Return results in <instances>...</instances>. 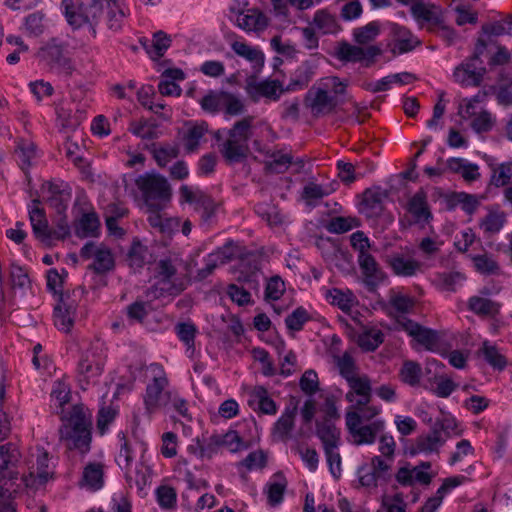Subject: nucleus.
<instances>
[{"mask_svg":"<svg viewBox=\"0 0 512 512\" xmlns=\"http://www.w3.org/2000/svg\"><path fill=\"white\" fill-rule=\"evenodd\" d=\"M61 7L71 26L79 28L88 24L93 36H96V26L102 20L109 30L118 32L129 15L124 0H63Z\"/></svg>","mask_w":512,"mask_h":512,"instance_id":"nucleus-1","label":"nucleus"},{"mask_svg":"<svg viewBox=\"0 0 512 512\" xmlns=\"http://www.w3.org/2000/svg\"><path fill=\"white\" fill-rule=\"evenodd\" d=\"M91 420L81 406H74L60 429V439L68 442L69 449H77L81 453H87L91 444Z\"/></svg>","mask_w":512,"mask_h":512,"instance_id":"nucleus-2","label":"nucleus"},{"mask_svg":"<svg viewBox=\"0 0 512 512\" xmlns=\"http://www.w3.org/2000/svg\"><path fill=\"white\" fill-rule=\"evenodd\" d=\"M136 185L142 192L144 204L153 211H161L171 198V188L167 179L159 174L141 175Z\"/></svg>","mask_w":512,"mask_h":512,"instance_id":"nucleus-3","label":"nucleus"},{"mask_svg":"<svg viewBox=\"0 0 512 512\" xmlns=\"http://www.w3.org/2000/svg\"><path fill=\"white\" fill-rule=\"evenodd\" d=\"M85 293V288L80 286L78 289L70 292H61L58 296V303L54 307V324L64 332H69L74 324V319L78 307L77 293Z\"/></svg>","mask_w":512,"mask_h":512,"instance_id":"nucleus-4","label":"nucleus"},{"mask_svg":"<svg viewBox=\"0 0 512 512\" xmlns=\"http://www.w3.org/2000/svg\"><path fill=\"white\" fill-rule=\"evenodd\" d=\"M180 195L185 202L195 206L203 225H210L213 222L219 206L213 198L199 189L193 191L187 185L180 187Z\"/></svg>","mask_w":512,"mask_h":512,"instance_id":"nucleus-5","label":"nucleus"},{"mask_svg":"<svg viewBox=\"0 0 512 512\" xmlns=\"http://www.w3.org/2000/svg\"><path fill=\"white\" fill-rule=\"evenodd\" d=\"M245 89L254 103L259 102L261 97L271 101H278L281 95L286 92L279 80L265 79L256 81L255 77H250L247 80Z\"/></svg>","mask_w":512,"mask_h":512,"instance_id":"nucleus-6","label":"nucleus"},{"mask_svg":"<svg viewBox=\"0 0 512 512\" xmlns=\"http://www.w3.org/2000/svg\"><path fill=\"white\" fill-rule=\"evenodd\" d=\"M350 390L346 393L345 399L355 403L353 408L362 410L371 401L372 388L370 379L367 376H351L347 380Z\"/></svg>","mask_w":512,"mask_h":512,"instance_id":"nucleus-7","label":"nucleus"},{"mask_svg":"<svg viewBox=\"0 0 512 512\" xmlns=\"http://www.w3.org/2000/svg\"><path fill=\"white\" fill-rule=\"evenodd\" d=\"M358 263L364 276V284L369 292H376L386 275L370 253L358 255Z\"/></svg>","mask_w":512,"mask_h":512,"instance_id":"nucleus-8","label":"nucleus"},{"mask_svg":"<svg viewBox=\"0 0 512 512\" xmlns=\"http://www.w3.org/2000/svg\"><path fill=\"white\" fill-rule=\"evenodd\" d=\"M168 385V379L165 375L155 376L151 383L146 387L144 396L145 410L152 414L158 407L168 404L165 387Z\"/></svg>","mask_w":512,"mask_h":512,"instance_id":"nucleus-9","label":"nucleus"},{"mask_svg":"<svg viewBox=\"0 0 512 512\" xmlns=\"http://www.w3.org/2000/svg\"><path fill=\"white\" fill-rule=\"evenodd\" d=\"M402 327L405 332L420 345L424 346L429 351H436L439 341L438 332L434 329L424 327L421 324L405 318L402 322Z\"/></svg>","mask_w":512,"mask_h":512,"instance_id":"nucleus-10","label":"nucleus"},{"mask_svg":"<svg viewBox=\"0 0 512 512\" xmlns=\"http://www.w3.org/2000/svg\"><path fill=\"white\" fill-rule=\"evenodd\" d=\"M49 468V457L47 452H41L37 455L36 464L28 475L21 477L25 487L38 490L46 485L51 478Z\"/></svg>","mask_w":512,"mask_h":512,"instance_id":"nucleus-11","label":"nucleus"},{"mask_svg":"<svg viewBox=\"0 0 512 512\" xmlns=\"http://www.w3.org/2000/svg\"><path fill=\"white\" fill-rule=\"evenodd\" d=\"M407 211L413 216L415 223L425 225L433 220V214L427 201V193L423 188H420L409 199Z\"/></svg>","mask_w":512,"mask_h":512,"instance_id":"nucleus-12","label":"nucleus"},{"mask_svg":"<svg viewBox=\"0 0 512 512\" xmlns=\"http://www.w3.org/2000/svg\"><path fill=\"white\" fill-rule=\"evenodd\" d=\"M219 151L226 164L233 166L244 163L250 154L248 143L227 138L220 146Z\"/></svg>","mask_w":512,"mask_h":512,"instance_id":"nucleus-13","label":"nucleus"},{"mask_svg":"<svg viewBox=\"0 0 512 512\" xmlns=\"http://www.w3.org/2000/svg\"><path fill=\"white\" fill-rule=\"evenodd\" d=\"M446 439L438 433L433 426L429 433L420 435L416 439V444L405 450V454L410 457H414L420 453H432L438 452L439 448L444 445Z\"/></svg>","mask_w":512,"mask_h":512,"instance_id":"nucleus-14","label":"nucleus"},{"mask_svg":"<svg viewBox=\"0 0 512 512\" xmlns=\"http://www.w3.org/2000/svg\"><path fill=\"white\" fill-rule=\"evenodd\" d=\"M387 196V191L381 187L367 188L363 192L360 211L370 218L380 216L383 211V201Z\"/></svg>","mask_w":512,"mask_h":512,"instance_id":"nucleus-15","label":"nucleus"},{"mask_svg":"<svg viewBox=\"0 0 512 512\" xmlns=\"http://www.w3.org/2000/svg\"><path fill=\"white\" fill-rule=\"evenodd\" d=\"M18 479L19 472H10L9 477L6 475L0 477V512H16L13 492H16L19 487L16 484Z\"/></svg>","mask_w":512,"mask_h":512,"instance_id":"nucleus-16","label":"nucleus"},{"mask_svg":"<svg viewBox=\"0 0 512 512\" xmlns=\"http://www.w3.org/2000/svg\"><path fill=\"white\" fill-rule=\"evenodd\" d=\"M460 72H463L465 76L471 79V81L467 83L468 85L477 87L480 86L483 81L484 75L486 74V68L483 66V64L479 63V60H474L471 56L466 62H463L458 67H456L454 71L455 77L464 83L466 79L465 77L460 79Z\"/></svg>","mask_w":512,"mask_h":512,"instance_id":"nucleus-17","label":"nucleus"},{"mask_svg":"<svg viewBox=\"0 0 512 512\" xmlns=\"http://www.w3.org/2000/svg\"><path fill=\"white\" fill-rule=\"evenodd\" d=\"M248 401L249 406L254 410H258L262 414L274 415L277 413V404L268 395V390L261 385L255 386Z\"/></svg>","mask_w":512,"mask_h":512,"instance_id":"nucleus-18","label":"nucleus"},{"mask_svg":"<svg viewBox=\"0 0 512 512\" xmlns=\"http://www.w3.org/2000/svg\"><path fill=\"white\" fill-rule=\"evenodd\" d=\"M305 100L307 105L317 114L322 113L324 110L328 112L333 111L337 106V100L334 96L322 88H318L313 94L312 89L306 94Z\"/></svg>","mask_w":512,"mask_h":512,"instance_id":"nucleus-19","label":"nucleus"},{"mask_svg":"<svg viewBox=\"0 0 512 512\" xmlns=\"http://www.w3.org/2000/svg\"><path fill=\"white\" fill-rule=\"evenodd\" d=\"M315 74V65L306 60L293 73L285 91L294 92L306 88Z\"/></svg>","mask_w":512,"mask_h":512,"instance_id":"nucleus-20","label":"nucleus"},{"mask_svg":"<svg viewBox=\"0 0 512 512\" xmlns=\"http://www.w3.org/2000/svg\"><path fill=\"white\" fill-rule=\"evenodd\" d=\"M340 430L329 419L316 421V436L321 440L323 449L338 448L340 445Z\"/></svg>","mask_w":512,"mask_h":512,"instance_id":"nucleus-21","label":"nucleus"},{"mask_svg":"<svg viewBox=\"0 0 512 512\" xmlns=\"http://www.w3.org/2000/svg\"><path fill=\"white\" fill-rule=\"evenodd\" d=\"M100 221L96 212H85L80 219L75 222V235L80 238L97 237L99 235Z\"/></svg>","mask_w":512,"mask_h":512,"instance_id":"nucleus-22","label":"nucleus"},{"mask_svg":"<svg viewBox=\"0 0 512 512\" xmlns=\"http://www.w3.org/2000/svg\"><path fill=\"white\" fill-rule=\"evenodd\" d=\"M48 191L50 194L47 198L49 207L54 209L57 214L66 213L71 199V189L67 185L62 188L57 184L50 183Z\"/></svg>","mask_w":512,"mask_h":512,"instance_id":"nucleus-23","label":"nucleus"},{"mask_svg":"<svg viewBox=\"0 0 512 512\" xmlns=\"http://www.w3.org/2000/svg\"><path fill=\"white\" fill-rule=\"evenodd\" d=\"M21 458V453L15 443L8 442L0 445V474L1 477H9L10 472L17 466Z\"/></svg>","mask_w":512,"mask_h":512,"instance_id":"nucleus-24","label":"nucleus"},{"mask_svg":"<svg viewBox=\"0 0 512 512\" xmlns=\"http://www.w3.org/2000/svg\"><path fill=\"white\" fill-rule=\"evenodd\" d=\"M237 25L245 31H263L268 26V19L260 10L249 9L246 14L238 15Z\"/></svg>","mask_w":512,"mask_h":512,"instance_id":"nucleus-25","label":"nucleus"},{"mask_svg":"<svg viewBox=\"0 0 512 512\" xmlns=\"http://www.w3.org/2000/svg\"><path fill=\"white\" fill-rule=\"evenodd\" d=\"M187 130L183 134L185 150L188 153L195 152L200 144L201 139L208 131V124L205 121L186 123Z\"/></svg>","mask_w":512,"mask_h":512,"instance_id":"nucleus-26","label":"nucleus"},{"mask_svg":"<svg viewBox=\"0 0 512 512\" xmlns=\"http://www.w3.org/2000/svg\"><path fill=\"white\" fill-rule=\"evenodd\" d=\"M411 12L417 20L428 22L432 26L439 27L444 22L442 10L435 5L417 2L412 5Z\"/></svg>","mask_w":512,"mask_h":512,"instance_id":"nucleus-27","label":"nucleus"},{"mask_svg":"<svg viewBox=\"0 0 512 512\" xmlns=\"http://www.w3.org/2000/svg\"><path fill=\"white\" fill-rule=\"evenodd\" d=\"M115 267L114 255L110 248L100 246L94 253V261L88 269L96 274L103 275L112 271Z\"/></svg>","mask_w":512,"mask_h":512,"instance_id":"nucleus-28","label":"nucleus"},{"mask_svg":"<svg viewBox=\"0 0 512 512\" xmlns=\"http://www.w3.org/2000/svg\"><path fill=\"white\" fill-rule=\"evenodd\" d=\"M394 35L395 41L392 48L394 54L408 53L420 44V41L405 27L396 26L394 28Z\"/></svg>","mask_w":512,"mask_h":512,"instance_id":"nucleus-29","label":"nucleus"},{"mask_svg":"<svg viewBox=\"0 0 512 512\" xmlns=\"http://www.w3.org/2000/svg\"><path fill=\"white\" fill-rule=\"evenodd\" d=\"M287 487V480L284 474L279 471L273 475L272 481L266 484V493L268 504L271 506L279 505L284 500V493Z\"/></svg>","mask_w":512,"mask_h":512,"instance_id":"nucleus-30","label":"nucleus"},{"mask_svg":"<svg viewBox=\"0 0 512 512\" xmlns=\"http://www.w3.org/2000/svg\"><path fill=\"white\" fill-rule=\"evenodd\" d=\"M385 423L383 420H375L368 425H363L357 429L353 435L356 445L373 444L377 435L384 430Z\"/></svg>","mask_w":512,"mask_h":512,"instance_id":"nucleus-31","label":"nucleus"},{"mask_svg":"<svg viewBox=\"0 0 512 512\" xmlns=\"http://www.w3.org/2000/svg\"><path fill=\"white\" fill-rule=\"evenodd\" d=\"M297 408L286 407L282 415L274 423L272 433L280 440H285L289 437L294 428V418L296 416Z\"/></svg>","mask_w":512,"mask_h":512,"instance_id":"nucleus-32","label":"nucleus"},{"mask_svg":"<svg viewBox=\"0 0 512 512\" xmlns=\"http://www.w3.org/2000/svg\"><path fill=\"white\" fill-rule=\"evenodd\" d=\"M501 304L480 296H472L468 301L470 311L481 316L494 317L499 314Z\"/></svg>","mask_w":512,"mask_h":512,"instance_id":"nucleus-33","label":"nucleus"},{"mask_svg":"<svg viewBox=\"0 0 512 512\" xmlns=\"http://www.w3.org/2000/svg\"><path fill=\"white\" fill-rule=\"evenodd\" d=\"M388 264L393 273L397 276L410 277L415 275L419 269V263L414 259H407L403 255L391 256L388 259Z\"/></svg>","mask_w":512,"mask_h":512,"instance_id":"nucleus-34","label":"nucleus"},{"mask_svg":"<svg viewBox=\"0 0 512 512\" xmlns=\"http://www.w3.org/2000/svg\"><path fill=\"white\" fill-rule=\"evenodd\" d=\"M232 49L237 55L252 62L256 71H259L264 66L265 57L262 51L238 41L232 44Z\"/></svg>","mask_w":512,"mask_h":512,"instance_id":"nucleus-35","label":"nucleus"},{"mask_svg":"<svg viewBox=\"0 0 512 512\" xmlns=\"http://www.w3.org/2000/svg\"><path fill=\"white\" fill-rule=\"evenodd\" d=\"M230 257L226 254L224 249L219 248L217 251L208 254L204 258L205 266L198 270L197 279L204 280L209 277L219 264H224Z\"/></svg>","mask_w":512,"mask_h":512,"instance_id":"nucleus-36","label":"nucleus"},{"mask_svg":"<svg viewBox=\"0 0 512 512\" xmlns=\"http://www.w3.org/2000/svg\"><path fill=\"white\" fill-rule=\"evenodd\" d=\"M399 377L404 384L416 387L422 378V367L416 361L406 360L399 371Z\"/></svg>","mask_w":512,"mask_h":512,"instance_id":"nucleus-37","label":"nucleus"},{"mask_svg":"<svg viewBox=\"0 0 512 512\" xmlns=\"http://www.w3.org/2000/svg\"><path fill=\"white\" fill-rule=\"evenodd\" d=\"M325 299L343 312H348L353 306L354 296L350 290L344 292L339 288H332L326 291Z\"/></svg>","mask_w":512,"mask_h":512,"instance_id":"nucleus-38","label":"nucleus"},{"mask_svg":"<svg viewBox=\"0 0 512 512\" xmlns=\"http://www.w3.org/2000/svg\"><path fill=\"white\" fill-rule=\"evenodd\" d=\"M253 119V116H247L235 122L227 132L228 138L248 143L252 135L251 129Z\"/></svg>","mask_w":512,"mask_h":512,"instance_id":"nucleus-39","label":"nucleus"},{"mask_svg":"<svg viewBox=\"0 0 512 512\" xmlns=\"http://www.w3.org/2000/svg\"><path fill=\"white\" fill-rule=\"evenodd\" d=\"M65 48L66 46L62 42H59L57 39H52L40 49L39 55L51 67L65 55Z\"/></svg>","mask_w":512,"mask_h":512,"instance_id":"nucleus-40","label":"nucleus"},{"mask_svg":"<svg viewBox=\"0 0 512 512\" xmlns=\"http://www.w3.org/2000/svg\"><path fill=\"white\" fill-rule=\"evenodd\" d=\"M148 248L139 240H134L128 253L127 262L131 268L141 269L146 263Z\"/></svg>","mask_w":512,"mask_h":512,"instance_id":"nucleus-41","label":"nucleus"},{"mask_svg":"<svg viewBox=\"0 0 512 512\" xmlns=\"http://www.w3.org/2000/svg\"><path fill=\"white\" fill-rule=\"evenodd\" d=\"M481 354L485 361L494 369L502 371L507 365L506 358L497 350V348L491 345L488 341H485L480 349Z\"/></svg>","mask_w":512,"mask_h":512,"instance_id":"nucleus-42","label":"nucleus"},{"mask_svg":"<svg viewBox=\"0 0 512 512\" xmlns=\"http://www.w3.org/2000/svg\"><path fill=\"white\" fill-rule=\"evenodd\" d=\"M83 481L93 490H99L103 487V469L98 463H89L83 471Z\"/></svg>","mask_w":512,"mask_h":512,"instance_id":"nucleus-43","label":"nucleus"},{"mask_svg":"<svg viewBox=\"0 0 512 512\" xmlns=\"http://www.w3.org/2000/svg\"><path fill=\"white\" fill-rule=\"evenodd\" d=\"M363 48L351 45L348 42H342L336 49L335 56L342 62H362Z\"/></svg>","mask_w":512,"mask_h":512,"instance_id":"nucleus-44","label":"nucleus"},{"mask_svg":"<svg viewBox=\"0 0 512 512\" xmlns=\"http://www.w3.org/2000/svg\"><path fill=\"white\" fill-rule=\"evenodd\" d=\"M151 152L158 166L165 167L172 159L178 157L179 149L170 144L157 147V145L153 143L151 144Z\"/></svg>","mask_w":512,"mask_h":512,"instance_id":"nucleus-45","label":"nucleus"},{"mask_svg":"<svg viewBox=\"0 0 512 512\" xmlns=\"http://www.w3.org/2000/svg\"><path fill=\"white\" fill-rule=\"evenodd\" d=\"M380 33L378 22L372 21L365 26L355 28L353 31L354 41L360 45H365L373 41Z\"/></svg>","mask_w":512,"mask_h":512,"instance_id":"nucleus-46","label":"nucleus"},{"mask_svg":"<svg viewBox=\"0 0 512 512\" xmlns=\"http://www.w3.org/2000/svg\"><path fill=\"white\" fill-rule=\"evenodd\" d=\"M175 332L179 340L184 343L188 349H194L197 327L192 322H179L175 325Z\"/></svg>","mask_w":512,"mask_h":512,"instance_id":"nucleus-47","label":"nucleus"},{"mask_svg":"<svg viewBox=\"0 0 512 512\" xmlns=\"http://www.w3.org/2000/svg\"><path fill=\"white\" fill-rule=\"evenodd\" d=\"M313 24L323 32V34L335 33L338 28L336 18L326 10H318L313 18Z\"/></svg>","mask_w":512,"mask_h":512,"instance_id":"nucleus-48","label":"nucleus"},{"mask_svg":"<svg viewBox=\"0 0 512 512\" xmlns=\"http://www.w3.org/2000/svg\"><path fill=\"white\" fill-rule=\"evenodd\" d=\"M359 225L360 221L357 218L338 216L332 218L326 228L330 233L343 234Z\"/></svg>","mask_w":512,"mask_h":512,"instance_id":"nucleus-49","label":"nucleus"},{"mask_svg":"<svg viewBox=\"0 0 512 512\" xmlns=\"http://www.w3.org/2000/svg\"><path fill=\"white\" fill-rule=\"evenodd\" d=\"M310 320L307 310L299 306L285 318V325L291 331H300L306 322Z\"/></svg>","mask_w":512,"mask_h":512,"instance_id":"nucleus-50","label":"nucleus"},{"mask_svg":"<svg viewBox=\"0 0 512 512\" xmlns=\"http://www.w3.org/2000/svg\"><path fill=\"white\" fill-rule=\"evenodd\" d=\"M384 340L381 331H367L358 338V345L365 351L372 352L376 350Z\"/></svg>","mask_w":512,"mask_h":512,"instance_id":"nucleus-51","label":"nucleus"},{"mask_svg":"<svg viewBox=\"0 0 512 512\" xmlns=\"http://www.w3.org/2000/svg\"><path fill=\"white\" fill-rule=\"evenodd\" d=\"M476 270L484 275H497L500 273L498 263L487 255H476L473 257Z\"/></svg>","mask_w":512,"mask_h":512,"instance_id":"nucleus-52","label":"nucleus"},{"mask_svg":"<svg viewBox=\"0 0 512 512\" xmlns=\"http://www.w3.org/2000/svg\"><path fill=\"white\" fill-rule=\"evenodd\" d=\"M171 37L162 30L156 31L153 34V60L159 59L164 56L165 52L171 46Z\"/></svg>","mask_w":512,"mask_h":512,"instance_id":"nucleus-53","label":"nucleus"},{"mask_svg":"<svg viewBox=\"0 0 512 512\" xmlns=\"http://www.w3.org/2000/svg\"><path fill=\"white\" fill-rule=\"evenodd\" d=\"M156 497L159 506L163 509H171L176 505L177 494L174 488L161 485L156 489Z\"/></svg>","mask_w":512,"mask_h":512,"instance_id":"nucleus-54","label":"nucleus"},{"mask_svg":"<svg viewBox=\"0 0 512 512\" xmlns=\"http://www.w3.org/2000/svg\"><path fill=\"white\" fill-rule=\"evenodd\" d=\"M505 223V217L503 213H488L480 223L482 229L487 233L499 232Z\"/></svg>","mask_w":512,"mask_h":512,"instance_id":"nucleus-55","label":"nucleus"},{"mask_svg":"<svg viewBox=\"0 0 512 512\" xmlns=\"http://www.w3.org/2000/svg\"><path fill=\"white\" fill-rule=\"evenodd\" d=\"M293 163L292 155H279L277 159L266 161L264 169L266 173H285Z\"/></svg>","mask_w":512,"mask_h":512,"instance_id":"nucleus-56","label":"nucleus"},{"mask_svg":"<svg viewBox=\"0 0 512 512\" xmlns=\"http://www.w3.org/2000/svg\"><path fill=\"white\" fill-rule=\"evenodd\" d=\"M285 291V284L280 276H273L267 282L265 288V299L276 301L280 299Z\"/></svg>","mask_w":512,"mask_h":512,"instance_id":"nucleus-57","label":"nucleus"},{"mask_svg":"<svg viewBox=\"0 0 512 512\" xmlns=\"http://www.w3.org/2000/svg\"><path fill=\"white\" fill-rule=\"evenodd\" d=\"M389 304L398 313L408 314L414 308L415 300L414 298L407 295L396 294L390 298Z\"/></svg>","mask_w":512,"mask_h":512,"instance_id":"nucleus-58","label":"nucleus"},{"mask_svg":"<svg viewBox=\"0 0 512 512\" xmlns=\"http://www.w3.org/2000/svg\"><path fill=\"white\" fill-rule=\"evenodd\" d=\"M301 390L307 395H313L319 389L317 373L309 369L304 372L299 382Z\"/></svg>","mask_w":512,"mask_h":512,"instance_id":"nucleus-59","label":"nucleus"},{"mask_svg":"<svg viewBox=\"0 0 512 512\" xmlns=\"http://www.w3.org/2000/svg\"><path fill=\"white\" fill-rule=\"evenodd\" d=\"M78 370L80 374L90 378L100 375L103 371V366L100 363H94L89 359L88 355L84 354L78 363Z\"/></svg>","mask_w":512,"mask_h":512,"instance_id":"nucleus-60","label":"nucleus"},{"mask_svg":"<svg viewBox=\"0 0 512 512\" xmlns=\"http://www.w3.org/2000/svg\"><path fill=\"white\" fill-rule=\"evenodd\" d=\"M221 446H226L231 452H237L246 449L247 445L239 436L237 431H229L225 435H220Z\"/></svg>","mask_w":512,"mask_h":512,"instance_id":"nucleus-61","label":"nucleus"},{"mask_svg":"<svg viewBox=\"0 0 512 512\" xmlns=\"http://www.w3.org/2000/svg\"><path fill=\"white\" fill-rule=\"evenodd\" d=\"M222 92L217 93L215 91H209L200 101L201 108L204 111L215 114L219 111L222 105Z\"/></svg>","mask_w":512,"mask_h":512,"instance_id":"nucleus-62","label":"nucleus"},{"mask_svg":"<svg viewBox=\"0 0 512 512\" xmlns=\"http://www.w3.org/2000/svg\"><path fill=\"white\" fill-rule=\"evenodd\" d=\"M30 92L35 96L38 102L44 97H50L54 93L53 86L44 80H36L29 83Z\"/></svg>","mask_w":512,"mask_h":512,"instance_id":"nucleus-63","label":"nucleus"},{"mask_svg":"<svg viewBox=\"0 0 512 512\" xmlns=\"http://www.w3.org/2000/svg\"><path fill=\"white\" fill-rule=\"evenodd\" d=\"M176 272L177 269L171 258H163L157 262V276L161 278L163 283H170Z\"/></svg>","mask_w":512,"mask_h":512,"instance_id":"nucleus-64","label":"nucleus"}]
</instances>
